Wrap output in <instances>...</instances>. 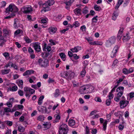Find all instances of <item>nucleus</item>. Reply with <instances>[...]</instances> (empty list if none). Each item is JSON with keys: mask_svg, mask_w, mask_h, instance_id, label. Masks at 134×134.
Segmentation results:
<instances>
[{"mask_svg": "<svg viewBox=\"0 0 134 134\" xmlns=\"http://www.w3.org/2000/svg\"><path fill=\"white\" fill-rule=\"evenodd\" d=\"M93 87L90 85H86L82 86L79 90V92L81 94L90 93L93 91Z\"/></svg>", "mask_w": 134, "mask_h": 134, "instance_id": "nucleus-1", "label": "nucleus"}, {"mask_svg": "<svg viewBox=\"0 0 134 134\" xmlns=\"http://www.w3.org/2000/svg\"><path fill=\"white\" fill-rule=\"evenodd\" d=\"M53 103V101H47L46 102L45 104H48V106L47 108L45 107L44 110L42 111V112L44 113H49L51 111V110L52 109L53 110H55L57 107L59 106V104L57 103L54 105L53 107V104L52 103Z\"/></svg>", "mask_w": 134, "mask_h": 134, "instance_id": "nucleus-2", "label": "nucleus"}, {"mask_svg": "<svg viewBox=\"0 0 134 134\" xmlns=\"http://www.w3.org/2000/svg\"><path fill=\"white\" fill-rule=\"evenodd\" d=\"M74 73L71 71L68 72L67 71H64L62 75V76L63 77L66 78L68 79L72 80V82L74 86L75 87V81H73L72 80V79L74 77Z\"/></svg>", "mask_w": 134, "mask_h": 134, "instance_id": "nucleus-3", "label": "nucleus"}, {"mask_svg": "<svg viewBox=\"0 0 134 134\" xmlns=\"http://www.w3.org/2000/svg\"><path fill=\"white\" fill-rule=\"evenodd\" d=\"M59 134H67L68 130L67 125L64 124L60 125L59 127Z\"/></svg>", "mask_w": 134, "mask_h": 134, "instance_id": "nucleus-4", "label": "nucleus"}, {"mask_svg": "<svg viewBox=\"0 0 134 134\" xmlns=\"http://www.w3.org/2000/svg\"><path fill=\"white\" fill-rule=\"evenodd\" d=\"M37 64L40 66L46 68L49 65V61L46 59H43L40 58L38 60Z\"/></svg>", "mask_w": 134, "mask_h": 134, "instance_id": "nucleus-5", "label": "nucleus"}, {"mask_svg": "<svg viewBox=\"0 0 134 134\" xmlns=\"http://www.w3.org/2000/svg\"><path fill=\"white\" fill-rule=\"evenodd\" d=\"M18 9L14 4H10L6 9V13H9V12L16 13L18 12Z\"/></svg>", "mask_w": 134, "mask_h": 134, "instance_id": "nucleus-6", "label": "nucleus"}, {"mask_svg": "<svg viewBox=\"0 0 134 134\" xmlns=\"http://www.w3.org/2000/svg\"><path fill=\"white\" fill-rule=\"evenodd\" d=\"M24 91L25 92V95L28 99H29L31 94H33L35 92V90L30 88L27 87H24Z\"/></svg>", "mask_w": 134, "mask_h": 134, "instance_id": "nucleus-7", "label": "nucleus"}, {"mask_svg": "<svg viewBox=\"0 0 134 134\" xmlns=\"http://www.w3.org/2000/svg\"><path fill=\"white\" fill-rule=\"evenodd\" d=\"M70 50L71 51L68 52V55L70 59L74 62H75V54L74 53L75 52V47H74V48L71 49Z\"/></svg>", "mask_w": 134, "mask_h": 134, "instance_id": "nucleus-8", "label": "nucleus"}, {"mask_svg": "<svg viewBox=\"0 0 134 134\" xmlns=\"http://www.w3.org/2000/svg\"><path fill=\"white\" fill-rule=\"evenodd\" d=\"M21 10L25 14L30 13L32 11L31 6L29 5L24 6L22 8Z\"/></svg>", "mask_w": 134, "mask_h": 134, "instance_id": "nucleus-9", "label": "nucleus"}, {"mask_svg": "<svg viewBox=\"0 0 134 134\" xmlns=\"http://www.w3.org/2000/svg\"><path fill=\"white\" fill-rule=\"evenodd\" d=\"M116 37L115 36H113L109 38L107 41L106 43V46L109 47L111 46V45L114 44L115 42Z\"/></svg>", "mask_w": 134, "mask_h": 134, "instance_id": "nucleus-10", "label": "nucleus"}, {"mask_svg": "<svg viewBox=\"0 0 134 134\" xmlns=\"http://www.w3.org/2000/svg\"><path fill=\"white\" fill-rule=\"evenodd\" d=\"M86 40L91 45H102L103 43V42L101 41H95L92 42V38L90 37L86 38Z\"/></svg>", "mask_w": 134, "mask_h": 134, "instance_id": "nucleus-11", "label": "nucleus"}, {"mask_svg": "<svg viewBox=\"0 0 134 134\" xmlns=\"http://www.w3.org/2000/svg\"><path fill=\"white\" fill-rule=\"evenodd\" d=\"M124 90V87L122 86H120L117 88L116 90V92H118L117 96L120 97L122 95Z\"/></svg>", "mask_w": 134, "mask_h": 134, "instance_id": "nucleus-12", "label": "nucleus"}, {"mask_svg": "<svg viewBox=\"0 0 134 134\" xmlns=\"http://www.w3.org/2000/svg\"><path fill=\"white\" fill-rule=\"evenodd\" d=\"M129 103L127 100H121L119 102V104L121 108L123 109L127 106Z\"/></svg>", "mask_w": 134, "mask_h": 134, "instance_id": "nucleus-13", "label": "nucleus"}, {"mask_svg": "<svg viewBox=\"0 0 134 134\" xmlns=\"http://www.w3.org/2000/svg\"><path fill=\"white\" fill-rule=\"evenodd\" d=\"M119 46L118 45H116L114 47L111 55L112 58H114L116 55V53L119 49Z\"/></svg>", "mask_w": 134, "mask_h": 134, "instance_id": "nucleus-14", "label": "nucleus"}, {"mask_svg": "<svg viewBox=\"0 0 134 134\" xmlns=\"http://www.w3.org/2000/svg\"><path fill=\"white\" fill-rule=\"evenodd\" d=\"M124 28L123 27H120L119 30L118 35L117 37V39L118 40H120L122 36L123 31L124 30Z\"/></svg>", "mask_w": 134, "mask_h": 134, "instance_id": "nucleus-15", "label": "nucleus"}, {"mask_svg": "<svg viewBox=\"0 0 134 134\" xmlns=\"http://www.w3.org/2000/svg\"><path fill=\"white\" fill-rule=\"evenodd\" d=\"M22 25L20 24L17 19H15L14 20V28L17 29L19 27H21Z\"/></svg>", "mask_w": 134, "mask_h": 134, "instance_id": "nucleus-16", "label": "nucleus"}, {"mask_svg": "<svg viewBox=\"0 0 134 134\" xmlns=\"http://www.w3.org/2000/svg\"><path fill=\"white\" fill-rule=\"evenodd\" d=\"M34 47L35 50L37 52H40L41 50L40 43L37 42H35Z\"/></svg>", "mask_w": 134, "mask_h": 134, "instance_id": "nucleus-17", "label": "nucleus"}, {"mask_svg": "<svg viewBox=\"0 0 134 134\" xmlns=\"http://www.w3.org/2000/svg\"><path fill=\"white\" fill-rule=\"evenodd\" d=\"M57 30V29L56 27H51L48 29V31L51 35H53L55 33Z\"/></svg>", "mask_w": 134, "mask_h": 134, "instance_id": "nucleus-18", "label": "nucleus"}, {"mask_svg": "<svg viewBox=\"0 0 134 134\" xmlns=\"http://www.w3.org/2000/svg\"><path fill=\"white\" fill-rule=\"evenodd\" d=\"M43 51H46L49 52L51 51V48L50 46H47L46 43H44L43 46Z\"/></svg>", "mask_w": 134, "mask_h": 134, "instance_id": "nucleus-19", "label": "nucleus"}, {"mask_svg": "<svg viewBox=\"0 0 134 134\" xmlns=\"http://www.w3.org/2000/svg\"><path fill=\"white\" fill-rule=\"evenodd\" d=\"M34 71L32 70H26L23 74V76H25L26 75H30L32 74H34Z\"/></svg>", "mask_w": 134, "mask_h": 134, "instance_id": "nucleus-20", "label": "nucleus"}, {"mask_svg": "<svg viewBox=\"0 0 134 134\" xmlns=\"http://www.w3.org/2000/svg\"><path fill=\"white\" fill-rule=\"evenodd\" d=\"M54 117L55 120H53V123H57L58 122L60 119V115L55 114L54 115Z\"/></svg>", "mask_w": 134, "mask_h": 134, "instance_id": "nucleus-21", "label": "nucleus"}, {"mask_svg": "<svg viewBox=\"0 0 134 134\" xmlns=\"http://www.w3.org/2000/svg\"><path fill=\"white\" fill-rule=\"evenodd\" d=\"M53 94L54 97L57 98L60 95L61 92H60L59 89H57L55 90Z\"/></svg>", "mask_w": 134, "mask_h": 134, "instance_id": "nucleus-22", "label": "nucleus"}, {"mask_svg": "<svg viewBox=\"0 0 134 134\" xmlns=\"http://www.w3.org/2000/svg\"><path fill=\"white\" fill-rule=\"evenodd\" d=\"M82 14V8L78 7L76 8V15L78 16Z\"/></svg>", "mask_w": 134, "mask_h": 134, "instance_id": "nucleus-23", "label": "nucleus"}, {"mask_svg": "<svg viewBox=\"0 0 134 134\" xmlns=\"http://www.w3.org/2000/svg\"><path fill=\"white\" fill-rule=\"evenodd\" d=\"M75 123V121L74 120L71 119H69V126L74 127H73V126H74Z\"/></svg>", "mask_w": 134, "mask_h": 134, "instance_id": "nucleus-24", "label": "nucleus"}, {"mask_svg": "<svg viewBox=\"0 0 134 134\" xmlns=\"http://www.w3.org/2000/svg\"><path fill=\"white\" fill-rule=\"evenodd\" d=\"M43 125L44 128L48 129L50 127L51 124L49 122H47L43 124Z\"/></svg>", "mask_w": 134, "mask_h": 134, "instance_id": "nucleus-25", "label": "nucleus"}, {"mask_svg": "<svg viewBox=\"0 0 134 134\" xmlns=\"http://www.w3.org/2000/svg\"><path fill=\"white\" fill-rule=\"evenodd\" d=\"M114 115L116 117L119 116V118L120 119L123 115V113L120 111H118L114 113Z\"/></svg>", "mask_w": 134, "mask_h": 134, "instance_id": "nucleus-26", "label": "nucleus"}, {"mask_svg": "<svg viewBox=\"0 0 134 134\" xmlns=\"http://www.w3.org/2000/svg\"><path fill=\"white\" fill-rule=\"evenodd\" d=\"M23 33V31L21 29H18L16 30L14 32V36H16V35H19L20 34H22Z\"/></svg>", "mask_w": 134, "mask_h": 134, "instance_id": "nucleus-27", "label": "nucleus"}, {"mask_svg": "<svg viewBox=\"0 0 134 134\" xmlns=\"http://www.w3.org/2000/svg\"><path fill=\"white\" fill-rule=\"evenodd\" d=\"M44 96H41L39 98L38 101V104L41 105L42 104L43 102V100L44 98Z\"/></svg>", "mask_w": 134, "mask_h": 134, "instance_id": "nucleus-28", "label": "nucleus"}, {"mask_svg": "<svg viewBox=\"0 0 134 134\" xmlns=\"http://www.w3.org/2000/svg\"><path fill=\"white\" fill-rule=\"evenodd\" d=\"M10 71V70L9 69H3L2 70L1 72L2 75H5L8 74Z\"/></svg>", "mask_w": 134, "mask_h": 134, "instance_id": "nucleus-29", "label": "nucleus"}, {"mask_svg": "<svg viewBox=\"0 0 134 134\" xmlns=\"http://www.w3.org/2000/svg\"><path fill=\"white\" fill-rule=\"evenodd\" d=\"M130 38V37L129 35L128 34H126L125 36H124L123 37V40L124 41H127L129 40Z\"/></svg>", "mask_w": 134, "mask_h": 134, "instance_id": "nucleus-30", "label": "nucleus"}, {"mask_svg": "<svg viewBox=\"0 0 134 134\" xmlns=\"http://www.w3.org/2000/svg\"><path fill=\"white\" fill-rule=\"evenodd\" d=\"M61 58L63 60L65 61L66 59V56L64 53H59Z\"/></svg>", "mask_w": 134, "mask_h": 134, "instance_id": "nucleus-31", "label": "nucleus"}, {"mask_svg": "<svg viewBox=\"0 0 134 134\" xmlns=\"http://www.w3.org/2000/svg\"><path fill=\"white\" fill-rule=\"evenodd\" d=\"M18 86L19 87L22 89L23 87V81L22 80H20L18 82Z\"/></svg>", "mask_w": 134, "mask_h": 134, "instance_id": "nucleus-32", "label": "nucleus"}, {"mask_svg": "<svg viewBox=\"0 0 134 134\" xmlns=\"http://www.w3.org/2000/svg\"><path fill=\"white\" fill-rule=\"evenodd\" d=\"M54 3V0H49L46 3V5L50 6L53 5Z\"/></svg>", "mask_w": 134, "mask_h": 134, "instance_id": "nucleus-33", "label": "nucleus"}, {"mask_svg": "<svg viewBox=\"0 0 134 134\" xmlns=\"http://www.w3.org/2000/svg\"><path fill=\"white\" fill-rule=\"evenodd\" d=\"M75 0H69L67 2H64L66 5L71 6V4Z\"/></svg>", "mask_w": 134, "mask_h": 134, "instance_id": "nucleus-34", "label": "nucleus"}, {"mask_svg": "<svg viewBox=\"0 0 134 134\" xmlns=\"http://www.w3.org/2000/svg\"><path fill=\"white\" fill-rule=\"evenodd\" d=\"M18 130L20 132H23L25 130V128L21 126H19L18 127Z\"/></svg>", "mask_w": 134, "mask_h": 134, "instance_id": "nucleus-35", "label": "nucleus"}, {"mask_svg": "<svg viewBox=\"0 0 134 134\" xmlns=\"http://www.w3.org/2000/svg\"><path fill=\"white\" fill-rule=\"evenodd\" d=\"M10 112L12 113L11 109L7 107H5L4 109L3 113H8Z\"/></svg>", "mask_w": 134, "mask_h": 134, "instance_id": "nucleus-36", "label": "nucleus"}, {"mask_svg": "<svg viewBox=\"0 0 134 134\" xmlns=\"http://www.w3.org/2000/svg\"><path fill=\"white\" fill-rule=\"evenodd\" d=\"M24 39L25 41L28 43H30L32 42L31 40L29 39L28 37L27 36H24Z\"/></svg>", "mask_w": 134, "mask_h": 134, "instance_id": "nucleus-37", "label": "nucleus"}, {"mask_svg": "<svg viewBox=\"0 0 134 134\" xmlns=\"http://www.w3.org/2000/svg\"><path fill=\"white\" fill-rule=\"evenodd\" d=\"M86 68V67H85L83 68L80 73L81 76L82 77L85 76L86 74V71L85 70Z\"/></svg>", "mask_w": 134, "mask_h": 134, "instance_id": "nucleus-38", "label": "nucleus"}, {"mask_svg": "<svg viewBox=\"0 0 134 134\" xmlns=\"http://www.w3.org/2000/svg\"><path fill=\"white\" fill-rule=\"evenodd\" d=\"M88 8L87 7L85 6L83 9V11H82V13L84 14H87L88 12Z\"/></svg>", "mask_w": 134, "mask_h": 134, "instance_id": "nucleus-39", "label": "nucleus"}, {"mask_svg": "<svg viewBox=\"0 0 134 134\" xmlns=\"http://www.w3.org/2000/svg\"><path fill=\"white\" fill-rule=\"evenodd\" d=\"M3 55L5 57L6 59H9L10 58L9 54L8 52H4L3 53Z\"/></svg>", "mask_w": 134, "mask_h": 134, "instance_id": "nucleus-40", "label": "nucleus"}, {"mask_svg": "<svg viewBox=\"0 0 134 134\" xmlns=\"http://www.w3.org/2000/svg\"><path fill=\"white\" fill-rule=\"evenodd\" d=\"M107 121L106 120H105L103 124V130L105 131L106 129L107 125Z\"/></svg>", "mask_w": 134, "mask_h": 134, "instance_id": "nucleus-41", "label": "nucleus"}, {"mask_svg": "<svg viewBox=\"0 0 134 134\" xmlns=\"http://www.w3.org/2000/svg\"><path fill=\"white\" fill-rule=\"evenodd\" d=\"M5 128V125L3 122L0 120V129H3Z\"/></svg>", "mask_w": 134, "mask_h": 134, "instance_id": "nucleus-42", "label": "nucleus"}, {"mask_svg": "<svg viewBox=\"0 0 134 134\" xmlns=\"http://www.w3.org/2000/svg\"><path fill=\"white\" fill-rule=\"evenodd\" d=\"M37 120L39 121H43L44 120V117L43 115H40L37 117Z\"/></svg>", "mask_w": 134, "mask_h": 134, "instance_id": "nucleus-43", "label": "nucleus"}, {"mask_svg": "<svg viewBox=\"0 0 134 134\" xmlns=\"http://www.w3.org/2000/svg\"><path fill=\"white\" fill-rule=\"evenodd\" d=\"M94 8L95 10L97 11L100 10L101 9L100 7L97 4H95L94 5Z\"/></svg>", "mask_w": 134, "mask_h": 134, "instance_id": "nucleus-44", "label": "nucleus"}, {"mask_svg": "<svg viewBox=\"0 0 134 134\" xmlns=\"http://www.w3.org/2000/svg\"><path fill=\"white\" fill-rule=\"evenodd\" d=\"M5 123L8 126H11L13 125V122L12 121L7 120L4 121Z\"/></svg>", "mask_w": 134, "mask_h": 134, "instance_id": "nucleus-45", "label": "nucleus"}, {"mask_svg": "<svg viewBox=\"0 0 134 134\" xmlns=\"http://www.w3.org/2000/svg\"><path fill=\"white\" fill-rule=\"evenodd\" d=\"M3 32L5 36H6L7 35L9 34V31L7 29H4L3 30Z\"/></svg>", "mask_w": 134, "mask_h": 134, "instance_id": "nucleus-46", "label": "nucleus"}, {"mask_svg": "<svg viewBox=\"0 0 134 134\" xmlns=\"http://www.w3.org/2000/svg\"><path fill=\"white\" fill-rule=\"evenodd\" d=\"M47 6L46 5V7L44 6L43 7V11L44 12H46L49 10L50 9V8L48 6V5H47Z\"/></svg>", "mask_w": 134, "mask_h": 134, "instance_id": "nucleus-47", "label": "nucleus"}, {"mask_svg": "<svg viewBox=\"0 0 134 134\" xmlns=\"http://www.w3.org/2000/svg\"><path fill=\"white\" fill-rule=\"evenodd\" d=\"M48 21V19L47 18H43L41 19V22L43 24H45L47 23Z\"/></svg>", "mask_w": 134, "mask_h": 134, "instance_id": "nucleus-48", "label": "nucleus"}, {"mask_svg": "<svg viewBox=\"0 0 134 134\" xmlns=\"http://www.w3.org/2000/svg\"><path fill=\"white\" fill-rule=\"evenodd\" d=\"M85 134H90V131L88 127L86 126L85 130Z\"/></svg>", "mask_w": 134, "mask_h": 134, "instance_id": "nucleus-49", "label": "nucleus"}, {"mask_svg": "<svg viewBox=\"0 0 134 134\" xmlns=\"http://www.w3.org/2000/svg\"><path fill=\"white\" fill-rule=\"evenodd\" d=\"M98 17L97 16H96L93 17V18L92 19V22H94L95 23H96L97 21V18Z\"/></svg>", "mask_w": 134, "mask_h": 134, "instance_id": "nucleus-50", "label": "nucleus"}, {"mask_svg": "<svg viewBox=\"0 0 134 134\" xmlns=\"http://www.w3.org/2000/svg\"><path fill=\"white\" fill-rule=\"evenodd\" d=\"M122 73L125 74H129L128 72V70L126 68H124L122 70Z\"/></svg>", "mask_w": 134, "mask_h": 134, "instance_id": "nucleus-51", "label": "nucleus"}, {"mask_svg": "<svg viewBox=\"0 0 134 134\" xmlns=\"http://www.w3.org/2000/svg\"><path fill=\"white\" fill-rule=\"evenodd\" d=\"M28 52L30 54L34 53V51L31 47L29 48Z\"/></svg>", "mask_w": 134, "mask_h": 134, "instance_id": "nucleus-52", "label": "nucleus"}, {"mask_svg": "<svg viewBox=\"0 0 134 134\" xmlns=\"http://www.w3.org/2000/svg\"><path fill=\"white\" fill-rule=\"evenodd\" d=\"M80 29L82 31H85L86 30V27L85 25H83L80 27Z\"/></svg>", "mask_w": 134, "mask_h": 134, "instance_id": "nucleus-53", "label": "nucleus"}, {"mask_svg": "<svg viewBox=\"0 0 134 134\" xmlns=\"http://www.w3.org/2000/svg\"><path fill=\"white\" fill-rule=\"evenodd\" d=\"M12 113L13 112L16 110H18L17 105H15L13 108L11 109Z\"/></svg>", "mask_w": 134, "mask_h": 134, "instance_id": "nucleus-54", "label": "nucleus"}, {"mask_svg": "<svg viewBox=\"0 0 134 134\" xmlns=\"http://www.w3.org/2000/svg\"><path fill=\"white\" fill-rule=\"evenodd\" d=\"M134 68L131 67L128 70V72L129 74H131L134 71Z\"/></svg>", "mask_w": 134, "mask_h": 134, "instance_id": "nucleus-55", "label": "nucleus"}, {"mask_svg": "<svg viewBox=\"0 0 134 134\" xmlns=\"http://www.w3.org/2000/svg\"><path fill=\"white\" fill-rule=\"evenodd\" d=\"M111 103V100L110 99H107L106 100V104L107 106L109 105Z\"/></svg>", "mask_w": 134, "mask_h": 134, "instance_id": "nucleus-56", "label": "nucleus"}, {"mask_svg": "<svg viewBox=\"0 0 134 134\" xmlns=\"http://www.w3.org/2000/svg\"><path fill=\"white\" fill-rule=\"evenodd\" d=\"M6 4V3L4 1H2L1 3V7H5Z\"/></svg>", "mask_w": 134, "mask_h": 134, "instance_id": "nucleus-57", "label": "nucleus"}, {"mask_svg": "<svg viewBox=\"0 0 134 134\" xmlns=\"http://www.w3.org/2000/svg\"><path fill=\"white\" fill-rule=\"evenodd\" d=\"M38 4L40 5V6L41 7V6L42 5L43 7L45 6L46 5V4L45 3H43L42 1H40L38 2Z\"/></svg>", "mask_w": 134, "mask_h": 134, "instance_id": "nucleus-58", "label": "nucleus"}, {"mask_svg": "<svg viewBox=\"0 0 134 134\" xmlns=\"http://www.w3.org/2000/svg\"><path fill=\"white\" fill-rule=\"evenodd\" d=\"M49 42L51 43L52 45H54L56 44V43L53 40L51 39L49 40Z\"/></svg>", "mask_w": 134, "mask_h": 134, "instance_id": "nucleus-59", "label": "nucleus"}, {"mask_svg": "<svg viewBox=\"0 0 134 134\" xmlns=\"http://www.w3.org/2000/svg\"><path fill=\"white\" fill-rule=\"evenodd\" d=\"M109 97V99H110L111 100V99H112L114 97V95L110 92L109 93V95H108Z\"/></svg>", "mask_w": 134, "mask_h": 134, "instance_id": "nucleus-60", "label": "nucleus"}, {"mask_svg": "<svg viewBox=\"0 0 134 134\" xmlns=\"http://www.w3.org/2000/svg\"><path fill=\"white\" fill-rule=\"evenodd\" d=\"M97 112V111L96 110H94L93 111H91L90 114V116H91L95 114Z\"/></svg>", "mask_w": 134, "mask_h": 134, "instance_id": "nucleus-61", "label": "nucleus"}, {"mask_svg": "<svg viewBox=\"0 0 134 134\" xmlns=\"http://www.w3.org/2000/svg\"><path fill=\"white\" fill-rule=\"evenodd\" d=\"M124 127V126L123 125L120 124L118 128L119 130L120 131H122Z\"/></svg>", "mask_w": 134, "mask_h": 134, "instance_id": "nucleus-62", "label": "nucleus"}, {"mask_svg": "<svg viewBox=\"0 0 134 134\" xmlns=\"http://www.w3.org/2000/svg\"><path fill=\"white\" fill-rule=\"evenodd\" d=\"M120 100V97L116 96L114 97V100L116 102H118Z\"/></svg>", "mask_w": 134, "mask_h": 134, "instance_id": "nucleus-63", "label": "nucleus"}, {"mask_svg": "<svg viewBox=\"0 0 134 134\" xmlns=\"http://www.w3.org/2000/svg\"><path fill=\"white\" fill-rule=\"evenodd\" d=\"M129 95L130 98H132L134 97V93L132 92L129 94Z\"/></svg>", "mask_w": 134, "mask_h": 134, "instance_id": "nucleus-64", "label": "nucleus"}]
</instances>
